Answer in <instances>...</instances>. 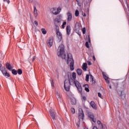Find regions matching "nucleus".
Returning a JSON list of instances; mask_svg holds the SVG:
<instances>
[{
  "instance_id": "1",
  "label": "nucleus",
  "mask_w": 129,
  "mask_h": 129,
  "mask_svg": "<svg viewBox=\"0 0 129 129\" xmlns=\"http://www.w3.org/2000/svg\"><path fill=\"white\" fill-rule=\"evenodd\" d=\"M64 49V45L60 44L58 47L57 55L58 57H61L62 59H64V60H66L68 64H69L70 63L71 70L72 71L74 70V60H73V57H72V55L71 54H65Z\"/></svg>"
},
{
  "instance_id": "2",
  "label": "nucleus",
  "mask_w": 129,
  "mask_h": 129,
  "mask_svg": "<svg viewBox=\"0 0 129 129\" xmlns=\"http://www.w3.org/2000/svg\"><path fill=\"white\" fill-rule=\"evenodd\" d=\"M70 85H75L79 92H80V93L82 92V87H81L80 83L78 81L73 80L72 78L70 79V78L69 77V80H65L64 81V87L66 91H69V90H70Z\"/></svg>"
},
{
  "instance_id": "3",
  "label": "nucleus",
  "mask_w": 129,
  "mask_h": 129,
  "mask_svg": "<svg viewBox=\"0 0 129 129\" xmlns=\"http://www.w3.org/2000/svg\"><path fill=\"white\" fill-rule=\"evenodd\" d=\"M53 22L55 27H59L61 25V18L57 17L54 20Z\"/></svg>"
},
{
  "instance_id": "4",
  "label": "nucleus",
  "mask_w": 129,
  "mask_h": 129,
  "mask_svg": "<svg viewBox=\"0 0 129 129\" xmlns=\"http://www.w3.org/2000/svg\"><path fill=\"white\" fill-rule=\"evenodd\" d=\"M53 37H50L48 38V39H47L46 43H47V46H48L49 48H51L52 46H53Z\"/></svg>"
},
{
  "instance_id": "5",
  "label": "nucleus",
  "mask_w": 129,
  "mask_h": 129,
  "mask_svg": "<svg viewBox=\"0 0 129 129\" xmlns=\"http://www.w3.org/2000/svg\"><path fill=\"white\" fill-rule=\"evenodd\" d=\"M49 113L51 118L55 120L56 119V112H55V110L51 109L49 110Z\"/></svg>"
},
{
  "instance_id": "6",
  "label": "nucleus",
  "mask_w": 129,
  "mask_h": 129,
  "mask_svg": "<svg viewBox=\"0 0 129 129\" xmlns=\"http://www.w3.org/2000/svg\"><path fill=\"white\" fill-rule=\"evenodd\" d=\"M79 118L80 119H83L84 118V113L82 109H79Z\"/></svg>"
},
{
  "instance_id": "7",
  "label": "nucleus",
  "mask_w": 129,
  "mask_h": 129,
  "mask_svg": "<svg viewBox=\"0 0 129 129\" xmlns=\"http://www.w3.org/2000/svg\"><path fill=\"white\" fill-rule=\"evenodd\" d=\"M3 75H4L5 76V77H10V74L9 73H8V72L7 71V69H6L5 68L2 69L1 70Z\"/></svg>"
},
{
  "instance_id": "8",
  "label": "nucleus",
  "mask_w": 129,
  "mask_h": 129,
  "mask_svg": "<svg viewBox=\"0 0 129 129\" xmlns=\"http://www.w3.org/2000/svg\"><path fill=\"white\" fill-rule=\"evenodd\" d=\"M56 36L59 40V42H61L62 40V33L59 31V30H56Z\"/></svg>"
},
{
  "instance_id": "9",
  "label": "nucleus",
  "mask_w": 129,
  "mask_h": 129,
  "mask_svg": "<svg viewBox=\"0 0 129 129\" xmlns=\"http://www.w3.org/2000/svg\"><path fill=\"white\" fill-rule=\"evenodd\" d=\"M60 11H61L60 9L53 8L52 9V14H53V15H58V14H59V13H60Z\"/></svg>"
},
{
  "instance_id": "10",
  "label": "nucleus",
  "mask_w": 129,
  "mask_h": 129,
  "mask_svg": "<svg viewBox=\"0 0 129 129\" xmlns=\"http://www.w3.org/2000/svg\"><path fill=\"white\" fill-rule=\"evenodd\" d=\"M90 81L92 85H95L96 82L95 80H94V78L93 77L92 75H90Z\"/></svg>"
},
{
  "instance_id": "11",
  "label": "nucleus",
  "mask_w": 129,
  "mask_h": 129,
  "mask_svg": "<svg viewBox=\"0 0 129 129\" xmlns=\"http://www.w3.org/2000/svg\"><path fill=\"white\" fill-rule=\"evenodd\" d=\"M68 22H70L72 20V14L70 12L67 13Z\"/></svg>"
},
{
  "instance_id": "12",
  "label": "nucleus",
  "mask_w": 129,
  "mask_h": 129,
  "mask_svg": "<svg viewBox=\"0 0 129 129\" xmlns=\"http://www.w3.org/2000/svg\"><path fill=\"white\" fill-rule=\"evenodd\" d=\"M56 97L59 101L62 100V97H61V95H60V93H58V92H56Z\"/></svg>"
},
{
  "instance_id": "13",
  "label": "nucleus",
  "mask_w": 129,
  "mask_h": 129,
  "mask_svg": "<svg viewBox=\"0 0 129 129\" xmlns=\"http://www.w3.org/2000/svg\"><path fill=\"white\" fill-rule=\"evenodd\" d=\"M89 117H90L92 121H93V122H95V119H94V115H93V113L89 114Z\"/></svg>"
},
{
  "instance_id": "14",
  "label": "nucleus",
  "mask_w": 129,
  "mask_h": 129,
  "mask_svg": "<svg viewBox=\"0 0 129 129\" xmlns=\"http://www.w3.org/2000/svg\"><path fill=\"white\" fill-rule=\"evenodd\" d=\"M33 15H34L35 18H37V17H38V11L37 10V8H36V6L34 7Z\"/></svg>"
},
{
  "instance_id": "15",
  "label": "nucleus",
  "mask_w": 129,
  "mask_h": 129,
  "mask_svg": "<svg viewBox=\"0 0 129 129\" xmlns=\"http://www.w3.org/2000/svg\"><path fill=\"white\" fill-rule=\"evenodd\" d=\"M90 104L92 108L94 109H97V107L96 106V104H95V103L94 101H91L90 102Z\"/></svg>"
},
{
  "instance_id": "16",
  "label": "nucleus",
  "mask_w": 129,
  "mask_h": 129,
  "mask_svg": "<svg viewBox=\"0 0 129 129\" xmlns=\"http://www.w3.org/2000/svg\"><path fill=\"white\" fill-rule=\"evenodd\" d=\"M71 32V27L70 26L68 25L67 26V33L68 35H70V33Z\"/></svg>"
},
{
  "instance_id": "17",
  "label": "nucleus",
  "mask_w": 129,
  "mask_h": 129,
  "mask_svg": "<svg viewBox=\"0 0 129 129\" xmlns=\"http://www.w3.org/2000/svg\"><path fill=\"white\" fill-rule=\"evenodd\" d=\"M6 68L10 71H12V69H13V67H12V66H11V64L8 63V62L6 63Z\"/></svg>"
},
{
  "instance_id": "18",
  "label": "nucleus",
  "mask_w": 129,
  "mask_h": 129,
  "mask_svg": "<svg viewBox=\"0 0 129 129\" xmlns=\"http://www.w3.org/2000/svg\"><path fill=\"white\" fill-rule=\"evenodd\" d=\"M82 68L84 71H86L87 69V63H84L82 66Z\"/></svg>"
},
{
  "instance_id": "19",
  "label": "nucleus",
  "mask_w": 129,
  "mask_h": 129,
  "mask_svg": "<svg viewBox=\"0 0 129 129\" xmlns=\"http://www.w3.org/2000/svg\"><path fill=\"white\" fill-rule=\"evenodd\" d=\"M75 29L76 31H79V30H80V25H79V23H76Z\"/></svg>"
},
{
  "instance_id": "20",
  "label": "nucleus",
  "mask_w": 129,
  "mask_h": 129,
  "mask_svg": "<svg viewBox=\"0 0 129 129\" xmlns=\"http://www.w3.org/2000/svg\"><path fill=\"white\" fill-rule=\"evenodd\" d=\"M72 79H73V80H74V81H77V80H75L76 79V73L73 72L72 74Z\"/></svg>"
},
{
  "instance_id": "21",
  "label": "nucleus",
  "mask_w": 129,
  "mask_h": 129,
  "mask_svg": "<svg viewBox=\"0 0 129 129\" xmlns=\"http://www.w3.org/2000/svg\"><path fill=\"white\" fill-rule=\"evenodd\" d=\"M77 73L78 75L80 76L82 74V70L80 69H78L77 70Z\"/></svg>"
},
{
  "instance_id": "22",
  "label": "nucleus",
  "mask_w": 129,
  "mask_h": 129,
  "mask_svg": "<svg viewBox=\"0 0 129 129\" xmlns=\"http://www.w3.org/2000/svg\"><path fill=\"white\" fill-rule=\"evenodd\" d=\"M12 73L14 75H17L18 74V71L15 69L12 70Z\"/></svg>"
},
{
  "instance_id": "23",
  "label": "nucleus",
  "mask_w": 129,
  "mask_h": 129,
  "mask_svg": "<svg viewBox=\"0 0 129 129\" xmlns=\"http://www.w3.org/2000/svg\"><path fill=\"white\" fill-rule=\"evenodd\" d=\"M41 31L42 34H43V35H46V34H47V31L44 28H42Z\"/></svg>"
},
{
  "instance_id": "24",
  "label": "nucleus",
  "mask_w": 129,
  "mask_h": 129,
  "mask_svg": "<svg viewBox=\"0 0 129 129\" xmlns=\"http://www.w3.org/2000/svg\"><path fill=\"white\" fill-rule=\"evenodd\" d=\"M17 73L19 75H21L23 73V71L21 69H19L18 70Z\"/></svg>"
},
{
  "instance_id": "25",
  "label": "nucleus",
  "mask_w": 129,
  "mask_h": 129,
  "mask_svg": "<svg viewBox=\"0 0 129 129\" xmlns=\"http://www.w3.org/2000/svg\"><path fill=\"white\" fill-rule=\"evenodd\" d=\"M103 78L105 79V80L106 81V80H108V77H107V76H106V75H104V73H103Z\"/></svg>"
},
{
  "instance_id": "26",
  "label": "nucleus",
  "mask_w": 129,
  "mask_h": 129,
  "mask_svg": "<svg viewBox=\"0 0 129 129\" xmlns=\"http://www.w3.org/2000/svg\"><path fill=\"white\" fill-rule=\"evenodd\" d=\"M85 80L87 82H88V81H89V75H87L86 76V79H85Z\"/></svg>"
},
{
  "instance_id": "27",
  "label": "nucleus",
  "mask_w": 129,
  "mask_h": 129,
  "mask_svg": "<svg viewBox=\"0 0 129 129\" xmlns=\"http://www.w3.org/2000/svg\"><path fill=\"white\" fill-rule=\"evenodd\" d=\"M75 16H76V17H78V16H79V11H78V10L76 11Z\"/></svg>"
},
{
  "instance_id": "28",
  "label": "nucleus",
  "mask_w": 129,
  "mask_h": 129,
  "mask_svg": "<svg viewBox=\"0 0 129 129\" xmlns=\"http://www.w3.org/2000/svg\"><path fill=\"white\" fill-rule=\"evenodd\" d=\"M99 128H100V129H103V124H102V123L99 124Z\"/></svg>"
},
{
  "instance_id": "29",
  "label": "nucleus",
  "mask_w": 129,
  "mask_h": 129,
  "mask_svg": "<svg viewBox=\"0 0 129 129\" xmlns=\"http://www.w3.org/2000/svg\"><path fill=\"white\" fill-rule=\"evenodd\" d=\"M71 110L72 113H75V109H74V108H71Z\"/></svg>"
},
{
  "instance_id": "30",
  "label": "nucleus",
  "mask_w": 129,
  "mask_h": 129,
  "mask_svg": "<svg viewBox=\"0 0 129 129\" xmlns=\"http://www.w3.org/2000/svg\"><path fill=\"white\" fill-rule=\"evenodd\" d=\"M82 100L85 101V100H86V97H85V96H82Z\"/></svg>"
},
{
  "instance_id": "31",
  "label": "nucleus",
  "mask_w": 129,
  "mask_h": 129,
  "mask_svg": "<svg viewBox=\"0 0 129 129\" xmlns=\"http://www.w3.org/2000/svg\"><path fill=\"white\" fill-rule=\"evenodd\" d=\"M86 31V29H85V28H83L82 29L83 34H85Z\"/></svg>"
},
{
  "instance_id": "32",
  "label": "nucleus",
  "mask_w": 129,
  "mask_h": 129,
  "mask_svg": "<svg viewBox=\"0 0 129 129\" xmlns=\"http://www.w3.org/2000/svg\"><path fill=\"white\" fill-rule=\"evenodd\" d=\"M86 47H87V48H89V44H88V42H86Z\"/></svg>"
},
{
  "instance_id": "33",
  "label": "nucleus",
  "mask_w": 129,
  "mask_h": 129,
  "mask_svg": "<svg viewBox=\"0 0 129 129\" xmlns=\"http://www.w3.org/2000/svg\"><path fill=\"white\" fill-rule=\"evenodd\" d=\"M85 90L87 92H89V89L87 87H85Z\"/></svg>"
},
{
  "instance_id": "34",
  "label": "nucleus",
  "mask_w": 129,
  "mask_h": 129,
  "mask_svg": "<svg viewBox=\"0 0 129 129\" xmlns=\"http://www.w3.org/2000/svg\"><path fill=\"white\" fill-rule=\"evenodd\" d=\"M98 95L99 97H100V98H102V96H101V94L100 93H98Z\"/></svg>"
},
{
  "instance_id": "35",
  "label": "nucleus",
  "mask_w": 129,
  "mask_h": 129,
  "mask_svg": "<svg viewBox=\"0 0 129 129\" xmlns=\"http://www.w3.org/2000/svg\"><path fill=\"white\" fill-rule=\"evenodd\" d=\"M34 24H35V25H36V26H38V25H39V24L38 23V21H34Z\"/></svg>"
},
{
  "instance_id": "36",
  "label": "nucleus",
  "mask_w": 129,
  "mask_h": 129,
  "mask_svg": "<svg viewBox=\"0 0 129 129\" xmlns=\"http://www.w3.org/2000/svg\"><path fill=\"white\" fill-rule=\"evenodd\" d=\"M51 86H52V87H54V82L53 81L51 82Z\"/></svg>"
},
{
  "instance_id": "37",
  "label": "nucleus",
  "mask_w": 129,
  "mask_h": 129,
  "mask_svg": "<svg viewBox=\"0 0 129 129\" xmlns=\"http://www.w3.org/2000/svg\"><path fill=\"white\" fill-rule=\"evenodd\" d=\"M97 123L98 125H99V124H101L102 123H101V121H100V120H98Z\"/></svg>"
},
{
  "instance_id": "38",
  "label": "nucleus",
  "mask_w": 129,
  "mask_h": 129,
  "mask_svg": "<svg viewBox=\"0 0 129 129\" xmlns=\"http://www.w3.org/2000/svg\"><path fill=\"white\" fill-rule=\"evenodd\" d=\"M4 2H6L8 4H10V0H4Z\"/></svg>"
},
{
  "instance_id": "39",
  "label": "nucleus",
  "mask_w": 129,
  "mask_h": 129,
  "mask_svg": "<svg viewBox=\"0 0 129 129\" xmlns=\"http://www.w3.org/2000/svg\"><path fill=\"white\" fill-rule=\"evenodd\" d=\"M106 82L107 84H109L110 82H109V80H106Z\"/></svg>"
},
{
  "instance_id": "40",
  "label": "nucleus",
  "mask_w": 129,
  "mask_h": 129,
  "mask_svg": "<svg viewBox=\"0 0 129 129\" xmlns=\"http://www.w3.org/2000/svg\"><path fill=\"white\" fill-rule=\"evenodd\" d=\"M66 24H67L66 21H64L63 22L62 25H63V26H65V25H66Z\"/></svg>"
},
{
  "instance_id": "41",
  "label": "nucleus",
  "mask_w": 129,
  "mask_h": 129,
  "mask_svg": "<svg viewBox=\"0 0 129 129\" xmlns=\"http://www.w3.org/2000/svg\"><path fill=\"white\" fill-rule=\"evenodd\" d=\"M88 65L90 66V65H91V62L90 61H88Z\"/></svg>"
},
{
  "instance_id": "42",
  "label": "nucleus",
  "mask_w": 129,
  "mask_h": 129,
  "mask_svg": "<svg viewBox=\"0 0 129 129\" xmlns=\"http://www.w3.org/2000/svg\"><path fill=\"white\" fill-rule=\"evenodd\" d=\"M120 94L119 95V96H122V91H120Z\"/></svg>"
},
{
  "instance_id": "43",
  "label": "nucleus",
  "mask_w": 129,
  "mask_h": 129,
  "mask_svg": "<svg viewBox=\"0 0 129 129\" xmlns=\"http://www.w3.org/2000/svg\"><path fill=\"white\" fill-rule=\"evenodd\" d=\"M62 28L64 29L65 28L64 25H63V24L61 25Z\"/></svg>"
},
{
  "instance_id": "44",
  "label": "nucleus",
  "mask_w": 129,
  "mask_h": 129,
  "mask_svg": "<svg viewBox=\"0 0 129 129\" xmlns=\"http://www.w3.org/2000/svg\"><path fill=\"white\" fill-rule=\"evenodd\" d=\"M93 129H98V128H97V127L96 126H94Z\"/></svg>"
},
{
  "instance_id": "45",
  "label": "nucleus",
  "mask_w": 129,
  "mask_h": 129,
  "mask_svg": "<svg viewBox=\"0 0 129 129\" xmlns=\"http://www.w3.org/2000/svg\"><path fill=\"white\" fill-rule=\"evenodd\" d=\"M88 39H89V43H90V37H89V36Z\"/></svg>"
},
{
  "instance_id": "46",
  "label": "nucleus",
  "mask_w": 129,
  "mask_h": 129,
  "mask_svg": "<svg viewBox=\"0 0 129 129\" xmlns=\"http://www.w3.org/2000/svg\"><path fill=\"white\" fill-rule=\"evenodd\" d=\"M34 60H35V56H34V57H33V58H32V61H34Z\"/></svg>"
},
{
  "instance_id": "47",
  "label": "nucleus",
  "mask_w": 129,
  "mask_h": 129,
  "mask_svg": "<svg viewBox=\"0 0 129 129\" xmlns=\"http://www.w3.org/2000/svg\"><path fill=\"white\" fill-rule=\"evenodd\" d=\"M93 60L95 61V57L94 56H93Z\"/></svg>"
},
{
  "instance_id": "48",
  "label": "nucleus",
  "mask_w": 129,
  "mask_h": 129,
  "mask_svg": "<svg viewBox=\"0 0 129 129\" xmlns=\"http://www.w3.org/2000/svg\"><path fill=\"white\" fill-rule=\"evenodd\" d=\"M74 104H76V102H75L73 104V105H74Z\"/></svg>"
},
{
  "instance_id": "49",
  "label": "nucleus",
  "mask_w": 129,
  "mask_h": 129,
  "mask_svg": "<svg viewBox=\"0 0 129 129\" xmlns=\"http://www.w3.org/2000/svg\"><path fill=\"white\" fill-rule=\"evenodd\" d=\"M2 67V64L0 63V68Z\"/></svg>"
},
{
  "instance_id": "50",
  "label": "nucleus",
  "mask_w": 129,
  "mask_h": 129,
  "mask_svg": "<svg viewBox=\"0 0 129 129\" xmlns=\"http://www.w3.org/2000/svg\"><path fill=\"white\" fill-rule=\"evenodd\" d=\"M109 87L110 89H111V86H110Z\"/></svg>"
},
{
  "instance_id": "51",
  "label": "nucleus",
  "mask_w": 129,
  "mask_h": 129,
  "mask_svg": "<svg viewBox=\"0 0 129 129\" xmlns=\"http://www.w3.org/2000/svg\"><path fill=\"white\" fill-rule=\"evenodd\" d=\"M76 2H77L78 3H79V1H78V0H76Z\"/></svg>"
},
{
  "instance_id": "52",
  "label": "nucleus",
  "mask_w": 129,
  "mask_h": 129,
  "mask_svg": "<svg viewBox=\"0 0 129 129\" xmlns=\"http://www.w3.org/2000/svg\"><path fill=\"white\" fill-rule=\"evenodd\" d=\"M84 17H86V15L85 14V15L84 16Z\"/></svg>"
}]
</instances>
